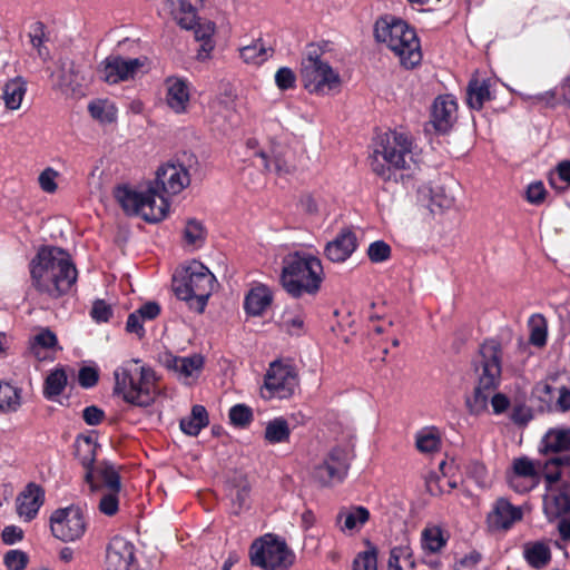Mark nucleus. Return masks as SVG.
I'll return each instance as SVG.
<instances>
[{
  "instance_id": "obj_52",
  "label": "nucleus",
  "mask_w": 570,
  "mask_h": 570,
  "mask_svg": "<svg viewBox=\"0 0 570 570\" xmlns=\"http://www.w3.org/2000/svg\"><path fill=\"white\" fill-rule=\"evenodd\" d=\"M561 468L562 464L559 458H554L546 462L541 461V479L543 478L544 480L546 490L557 487V483L561 479Z\"/></svg>"
},
{
  "instance_id": "obj_17",
  "label": "nucleus",
  "mask_w": 570,
  "mask_h": 570,
  "mask_svg": "<svg viewBox=\"0 0 570 570\" xmlns=\"http://www.w3.org/2000/svg\"><path fill=\"white\" fill-rule=\"evenodd\" d=\"M246 146L253 150L254 164L269 173L283 176L289 174L294 168L287 159L288 151L281 144L271 141L268 148L258 149V142L255 139H248Z\"/></svg>"
},
{
  "instance_id": "obj_25",
  "label": "nucleus",
  "mask_w": 570,
  "mask_h": 570,
  "mask_svg": "<svg viewBox=\"0 0 570 570\" xmlns=\"http://www.w3.org/2000/svg\"><path fill=\"white\" fill-rule=\"evenodd\" d=\"M59 350L57 335L48 327L36 328L29 338V351L39 361H52Z\"/></svg>"
},
{
  "instance_id": "obj_1",
  "label": "nucleus",
  "mask_w": 570,
  "mask_h": 570,
  "mask_svg": "<svg viewBox=\"0 0 570 570\" xmlns=\"http://www.w3.org/2000/svg\"><path fill=\"white\" fill-rule=\"evenodd\" d=\"M190 184L188 169L180 163L168 161L161 165L154 183L141 186L120 185L114 196L127 215L139 216L148 223L165 219L169 212V202L159 194L178 195Z\"/></svg>"
},
{
  "instance_id": "obj_4",
  "label": "nucleus",
  "mask_w": 570,
  "mask_h": 570,
  "mask_svg": "<svg viewBox=\"0 0 570 570\" xmlns=\"http://www.w3.org/2000/svg\"><path fill=\"white\" fill-rule=\"evenodd\" d=\"M324 276L321 259L309 252H292L282 261L281 283L293 297L316 294Z\"/></svg>"
},
{
  "instance_id": "obj_8",
  "label": "nucleus",
  "mask_w": 570,
  "mask_h": 570,
  "mask_svg": "<svg viewBox=\"0 0 570 570\" xmlns=\"http://www.w3.org/2000/svg\"><path fill=\"white\" fill-rule=\"evenodd\" d=\"M481 372L479 383L473 394L466 399L469 412L479 415L488 410L489 402L493 392L499 385L501 377V347L493 340L487 341L481 345Z\"/></svg>"
},
{
  "instance_id": "obj_54",
  "label": "nucleus",
  "mask_w": 570,
  "mask_h": 570,
  "mask_svg": "<svg viewBox=\"0 0 570 570\" xmlns=\"http://www.w3.org/2000/svg\"><path fill=\"white\" fill-rule=\"evenodd\" d=\"M30 42L33 49L37 50L38 56L42 60H47L49 58V50L45 46V26L41 22H36L31 27L30 31Z\"/></svg>"
},
{
  "instance_id": "obj_57",
  "label": "nucleus",
  "mask_w": 570,
  "mask_h": 570,
  "mask_svg": "<svg viewBox=\"0 0 570 570\" xmlns=\"http://www.w3.org/2000/svg\"><path fill=\"white\" fill-rule=\"evenodd\" d=\"M229 420L236 426H246L253 420V411L245 404H236L229 410Z\"/></svg>"
},
{
  "instance_id": "obj_56",
  "label": "nucleus",
  "mask_w": 570,
  "mask_h": 570,
  "mask_svg": "<svg viewBox=\"0 0 570 570\" xmlns=\"http://www.w3.org/2000/svg\"><path fill=\"white\" fill-rule=\"evenodd\" d=\"M391 246L384 240H375L368 245L367 256L372 263H383L391 257Z\"/></svg>"
},
{
  "instance_id": "obj_38",
  "label": "nucleus",
  "mask_w": 570,
  "mask_h": 570,
  "mask_svg": "<svg viewBox=\"0 0 570 570\" xmlns=\"http://www.w3.org/2000/svg\"><path fill=\"white\" fill-rule=\"evenodd\" d=\"M523 557L531 567L542 569L549 563L551 552L544 542H528L523 547Z\"/></svg>"
},
{
  "instance_id": "obj_26",
  "label": "nucleus",
  "mask_w": 570,
  "mask_h": 570,
  "mask_svg": "<svg viewBox=\"0 0 570 570\" xmlns=\"http://www.w3.org/2000/svg\"><path fill=\"white\" fill-rule=\"evenodd\" d=\"M356 248V234L350 228H343L326 244L324 253L331 262L343 263L352 256Z\"/></svg>"
},
{
  "instance_id": "obj_14",
  "label": "nucleus",
  "mask_w": 570,
  "mask_h": 570,
  "mask_svg": "<svg viewBox=\"0 0 570 570\" xmlns=\"http://www.w3.org/2000/svg\"><path fill=\"white\" fill-rule=\"evenodd\" d=\"M86 529V518L82 510L77 505L57 509L50 515L51 533L62 542L79 540L85 534Z\"/></svg>"
},
{
  "instance_id": "obj_61",
  "label": "nucleus",
  "mask_w": 570,
  "mask_h": 570,
  "mask_svg": "<svg viewBox=\"0 0 570 570\" xmlns=\"http://www.w3.org/2000/svg\"><path fill=\"white\" fill-rule=\"evenodd\" d=\"M275 83L281 90H288L295 87L296 76L288 67L279 68L275 73Z\"/></svg>"
},
{
  "instance_id": "obj_51",
  "label": "nucleus",
  "mask_w": 570,
  "mask_h": 570,
  "mask_svg": "<svg viewBox=\"0 0 570 570\" xmlns=\"http://www.w3.org/2000/svg\"><path fill=\"white\" fill-rule=\"evenodd\" d=\"M214 30V24L208 22L196 31L197 39L202 41L200 48L197 51V59L199 61H205L210 58L212 51L215 48V43L212 39Z\"/></svg>"
},
{
  "instance_id": "obj_12",
  "label": "nucleus",
  "mask_w": 570,
  "mask_h": 570,
  "mask_svg": "<svg viewBox=\"0 0 570 570\" xmlns=\"http://www.w3.org/2000/svg\"><path fill=\"white\" fill-rule=\"evenodd\" d=\"M298 387V376L295 368L287 363L275 361L264 377L261 395L265 400H284L291 397Z\"/></svg>"
},
{
  "instance_id": "obj_15",
  "label": "nucleus",
  "mask_w": 570,
  "mask_h": 570,
  "mask_svg": "<svg viewBox=\"0 0 570 570\" xmlns=\"http://www.w3.org/2000/svg\"><path fill=\"white\" fill-rule=\"evenodd\" d=\"M147 66L146 57L124 58L110 55L100 62L98 75L107 83L115 85L134 79L139 72L147 69Z\"/></svg>"
},
{
  "instance_id": "obj_16",
  "label": "nucleus",
  "mask_w": 570,
  "mask_h": 570,
  "mask_svg": "<svg viewBox=\"0 0 570 570\" xmlns=\"http://www.w3.org/2000/svg\"><path fill=\"white\" fill-rule=\"evenodd\" d=\"M541 461L522 455L514 458L507 471V480L512 490L527 493L541 482Z\"/></svg>"
},
{
  "instance_id": "obj_60",
  "label": "nucleus",
  "mask_w": 570,
  "mask_h": 570,
  "mask_svg": "<svg viewBox=\"0 0 570 570\" xmlns=\"http://www.w3.org/2000/svg\"><path fill=\"white\" fill-rule=\"evenodd\" d=\"M547 196V189L542 181L535 180L528 185L525 198L532 205H541Z\"/></svg>"
},
{
  "instance_id": "obj_18",
  "label": "nucleus",
  "mask_w": 570,
  "mask_h": 570,
  "mask_svg": "<svg viewBox=\"0 0 570 570\" xmlns=\"http://www.w3.org/2000/svg\"><path fill=\"white\" fill-rule=\"evenodd\" d=\"M158 360L178 381L186 385H191L199 379L205 363L200 354L177 356L171 352L159 354Z\"/></svg>"
},
{
  "instance_id": "obj_19",
  "label": "nucleus",
  "mask_w": 570,
  "mask_h": 570,
  "mask_svg": "<svg viewBox=\"0 0 570 570\" xmlns=\"http://www.w3.org/2000/svg\"><path fill=\"white\" fill-rule=\"evenodd\" d=\"M193 85L180 76H169L164 81V101L175 115H186L191 107Z\"/></svg>"
},
{
  "instance_id": "obj_34",
  "label": "nucleus",
  "mask_w": 570,
  "mask_h": 570,
  "mask_svg": "<svg viewBox=\"0 0 570 570\" xmlns=\"http://www.w3.org/2000/svg\"><path fill=\"white\" fill-rule=\"evenodd\" d=\"M538 397L551 404L554 401V410L567 412L570 410V391L566 386L554 387L549 383H539L535 387Z\"/></svg>"
},
{
  "instance_id": "obj_59",
  "label": "nucleus",
  "mask_w": 570,
  "mask_h": 570,
  "mask_svg": "<svg viewBox=\"0 0 570 570\" xmlns=\"http://www.w3.org/2000/svg\"><path fill=\"white\" fill-rule=\"evenodd\" d=\"M3 563L8 570H24L28 556L20 550H10L4 554Z\"/></svg>"
},
{
  "instance_id": "obj_62",
  "label": "nucleus",
  "mask_w": 570,
  "mask_h": 570,
  "mask_svg": "<svg viewBox=\"0 0 570 570\" xmlns=\"http://www.w3.org/2000/svg\"><path fill=\"white\" fill-rule=\"evenodd\" d=\"M454 204V198L451 195L444 193L443 189L436 188L432 190L430 207L434 212L436 208L440 210L448 209Z\"/></svg>"
},
{
  "instance_id": "obj_23",
  "label": "nucleus",
  "mask_w": 570,
  "mask_h": 570,
  "mask_svg": "<svg viewBox=\"0 0 570 570\" xmlns=\"http://www.w3.org/2000/svg\"><path fill=\"white\" fill-rule=\"evenodd\" d=\"M43 502L45 491L42 488L36 483H29L16 498V512L23 522H30L36 519Z\"/></svg>"
},
{
  "instance_id": "obj_63",
  "label": "nucleus",
  "mask_w": 570,
  "mask_h": 570,
  "mask_svg": "<svg viewBox=\"0 0 570 570\" xmlns=\"http://www.w3.org/2000/svg\"><path fill=\"white\" fill-rule=\"evenodd\" d=\"M90 314L96 322L102 323L109 321L112 309L105 301L98 299L94 303Z\"/></svg>"
},
{
  "instance_id": "obj_47",
  "label": "nucleus",
  "mask_w": 570,
  "mask_h": 570,
  "mask_svg": "<svg viewBox=\"0 0 570 570\" xmlns=\"http://www.w3.org/2000/svg\"><path fill=\"white\" fill-rule=\"evenodd\" d=\"M305 315L299 307H288L281 316L282 326L292 335H299L304 330Z\"/></svg>"
},
{
  "instance_id": "obj_49",
  "label": "nucleus",
  "mask_w": 570,
  "mask_h": 570,
  "mask_svg": "<svg viewBox=\"0 0 570 570\" xmlns=\"http://www.w3.org/2000/svg\"><path fill=\"white\" fill-rule=\"evenodd\" d=\"M299 208L312 216L326 215L327 205L318 193H304L298 200Z\"/></svg>"
},
{
  "instance_id": "obj_5",
  "label": "nucleus",
  "mask_w": 570,
  "mask_h": 570,
  "mask_svg": "<svg viewBox=\"0 0 570 570\" xmlns=\"http://www.w3.org/2000/svg\"><path fill=\"white\" fill-rule=\"evenodd\" d=\"M216 283V277L208 267L191 259L175 269L171 287L177 298L186 302L190 309L203 313Z\"/></svg>"
},
{
  "instance_id": "obj_53",
  "label": "nucleus",
  "mask_w": 570,
  "mask_h": 570,
  "mask_svg": "<svg viewBox=\"0 0 570 570\" xmlns=\"http://www.w3.org/2000/svg\"><path fill=\"white\" fill-rule=\"evenodd\" d=\"M353 570H377V550L370 542H367V550L355 557Z\"/></svg>"
},
{
  "instance_id": "obj_3",
  "label": "nucleus",
  "mask_w": 570,
  "mask_h": 570,
  "mask_svg": "<svg viewBox=\"0 0 570 570\" xmlns=\"http://www.w3.org/2000/svg\"><path fill=\"white\" fill-rule=\"evenodd\" d=\"M115 392L135 406L148 407L160 394L159 377L138 358L122 362L114 372Z\"/></svg>"
},
{
  "instance_id": "obj_27",
  "label": "nucleus",
  "mask_w": 570,
  "mask_h": 570,
  "mask_svg": "<svg viewBox=\"0 0 570 570\" xmlns=\"http://www.w3.org/2000/svg\"><path fill=\"white\" fill-rule=\"evenodd\" d=\"M203 2L204 0H167L165 10H168L180 28L190 30L197 24V7Z\"/></svg>"
},
{
  "instance_id": "obj_33",
  "label": "nucleus",
  "mask_w": 570,
  "mask_h": 570,
  "mask_svg": "<svg viewBox=\"0 0 570 570\" xmlns=\"http://www.w3.org/2000/svg\"><path fill=\"white\" fill-rule=\"evenodd\" d=\"M563 451H570V428L549 429L541 440L540 452L547 454Z\"/></svg>"
},
{
  "instance_id": "obj_42",
  "label": "nucleus",
  "mask_w": 570,
  "mask_h": 570,
  "mask_svg": "<svg viewBox=\"0 0 570 570\" xmlns=\"http://www.w3.org/2000/svg\"><path fill=\"white\" fill-rule=\"evenodd\" d=\"M67 385V374L63 368H56L51 371L43 386V395L48 400H55L59 396Z\"/></svg>"
},
{
  "instance_id": "obj_36",
  "label": "nucleus",
  "mask_w": 570,
  "mask_h": 570,
  "mask_svg": "<svg viewBox=\"0 0 570 570\" xmlns=\"http://www.w3.org/2000/svg\"><path fill=\"white\" fill-rule=\"evenodd\" d=\"M448 533L438 525H428L421 533V547L425 553H438L448 543Z\"/></svg>"
},
{
  "instance_id": "obj_24",
  "label": "nucleus",
  "mask_w": 570,
  "mask_h": 570,
  "mask_svg": "<svg viewBox=\"0 0 570 570\" xmlns=\"http://www.w3.org/2000/svg\"><path fill=\"white\" fill-rule=\"evenodd\" d=\"M458 119V102L452 95H441L435 98L431 122L436 131L448 132Z\"/></svg>"
},
{
  "instance_id": "obj_20",
  "label": "nucleus",
  "mask_w": 570,
  "mask_h": 570,
  "mask_svg": "<svg viewBox=\"0 0 570 570\" xmlns=\"http://www.w3.org/2000/svg\"><path fill=\"white\" fill-rule=\"evenodd\" d=\"M106 570H138L135 546L122 537H114L106 549Z\"/></svg>"
},
{
  "instance_id": "obj_40",
  "label": "nucleus",
  "mask_w": 570,
  "mask_h": 570,
  "mask_svg": "<svg viewBox=\"0 0 570 570\" xmlns=\"http://www.w3.org/2000/svg\"><path fill=\"white\" fill-rule=\"evenodd\" d=\"M416 449L421 453H433L439 451L441 446V436L439 431L433 426L420 430L415 435Z\"/></svg>"
},
{
  "instance_id": "obj_32",
  "label": "nucleus",
  "mask_w": 570,
  "mask_h": 570,
  "mask_svg": "<svg viewBox=\"0 0 570 570\" xmlns=\"http://www.w3.org/2000/svg\"><path fill=\"white\" fill-rule=\"evenodd\" d=\"M96 440L90 435H80L75 442L76 456L85 468V474L88 471H97L102 464H110L109 462H99L95 464L97 455Z\"/></svg>"
},
{
  "instance_id": "obj_10",
  "label": "nucleus",
  "mask_w": 570,
  "mask_h": 570,
  "mask_svg": "<svg viewBox=\"0 0 570 570\" xmlns=\"http://www.w3.org/2000/svg\"><path fill=\"white\" fill-rule=\"evenodd\" d=\"M249 557L252 564L264 570H287L294 558L286 543L272 534L255 540Z\"/></svg>"
},
{
  "instance_id": "obj_45",
  "label": "nucleus",
  "mask_w": 570,
  "mask_h": 570,
  "mask_svg": "<svg viewBox=\"0 0 570 570\" xmlns=\"http://www.w3.org/2000/svg\"><path fill=\"white\" fill-rule=\"evenodd\" d=\"M21 405V391L9 383L0 382V411L16 412Z\"/></svg>"
},
{
  "instance_id": "obj_13",
  "label": "nucleus",
  "mask_w": 570,
  "mask_h": 570,
  "mask_svg": "<svg viewBox=\"0 0 570 570\" xmlns=\"http://www.w3.org/2000/svg\"><path fill=\"white\" fill-rule=\"evenodd\" d=\"M351 453L344 446H334L312 470V479L321 487L343 482L350 468Z\"/></svg>"
},
{
  "instance_id": "obj_64",
  "label": "nucleus",
  "mask_w": 570,
  "mask_h": 570,
  "mask_svg": "<svg viewBox=\"0 0 570 570\" xmlns=\"http://www.w3.org/2000/svg\"><path fill=\"white\" fill-rule=\"evenodd\" d=\"M98 377V370L92 366L81 367L78 375L79 384L85 389L96 385Z\"/></svg>"
},
{
  "instance_id": "obj_6",
  "label": "nucleus",
  "mask_w": 570,
  "mask_h": 570,
  "mask_svg": "<svg viewBox=\"0 0 570 570\" xmlns=\"http://www.w3.org/2000/svg\"><path fill=\"white\" fill-rule=\"evenodd\" d=\"M374 37L397 57L404 68L412 69L421 63L420 40L414 29L402 19L393 16L380 18L374 24Z\"/></svg>"
},
{
  "instance_id": "obj_29",
  "label": "nucleus",
  "mask_w": 570,
  "mask_h": 570,
  "mask_svg": "<svg viewBox=\"0 0 570 570\" xmlns=\"http://www.w3.org/2000/svg\"><path fill=\"white\" fill-rule=\"evenodd\" d=\"M570 511V488L554 487L546 490L543 497V512L552 521Z\"/></svg>"
},
{
  "instance_id": "obj_50",
  "label": "nucleus",
  "mask_w": 570,
  "mask_h": 570,
  "mask_svg": "<svg viewBox=\"0 0 570 570\" xmlns=\"http://www.w3.org/2000/svg\"><path fill=\"white\" fill-rule=\"evenodd\" d=\"M549 183L557 191H564L570 187V160L560 161L550 173Z\"/></svg>"
},
{
  "instance_id": "obj_21",
  "label": "nucleus",
  "mask_w": 570,
  "mask_h": 570,
  "mask_svg": "<svg viewBox=\"0 0 570 570\" xmlns=\"http://www.w3.org/2000/svg\"><path fill=\"white\" fill-rule=\"evenodd\" d=\"M523 517L521 507L513 505L505 498H499L487 517V524L491 531H508Z\"/></svg>"
},
{
  "instance_id": "obj_9",
  "label": "nucleus",
  "mask_w": 570,
  "mask_h": 570,
  "mask_svg": "<svg viewBox=\"0 0 570 570\" xmlns=\"http://www.w3.org/2000/svg\"><path fill=\"white\" fill-rule=\"evenodd\" d=\"M85 481L90 491L98 495V511L114 517L120 504L121 482L118 471L112 464H102L97 471H88Z\"/></svg>"
},
{
  "instance_id": "obj_11",
  "label": "nucleus",
  "mask_w": 570,
  "mask_h": 570,
  "mask_svg": "<svg viewBox=\"0 0 570 570\" xmlns=\"http://www.w3.org/2000/svg\"><path fill=\"white\" fill-rule=\"evenodd\" d=\"M302 79L305 89L315 95H328L341 87L338 72L312 53L303 61Z\"/></svg>"
},
{
  "instance_id": "obj_35",
  "label": "nucleus",
  "mask_w": 570,
  "mask_h": 570,
  "mask_svg": "<svg viewBox=\"0 0 570 570\" xmlns=\"http://www.w3.org/2000/svg\"><path fill=\"white\" fill-rule=\"evenodd\" d=\"M27 92V81L18 76L8 80L2 88V100L9 110H18Z\"/></svg>"
},
{
  "instance_id": "obj_39",
  "label": "nucleus",
  "mask_w": 570,
  "mask_h": 570,
  "mask_svg": "<svg viewBox=\"0 0 570 570\" xmlns=\"http://www.w3.org/2000/svg\"><path fill=\"white\" fill-rule=\"evenodd\" d=\"M291 428L286 419L278 416L266 423L264 439L269 444L284 443L289 440Z\"/></svg>"
},
{
  "instance_id": "obj_7",
  "label": "nucleus",
  "mask_w": 570,
  "mask_h": 570,
  "mask_svg": "<svg viewBox=\"0 0 570 570\" xmlns=\"http://www.w3.org/2000/svg\"><path fill=\"white\" fill-rule=\"evenodd\" d=\"M417 164V153L409 134L391 130L380 137L372 168L384 180L392 178L391 169L413 170Z\"/></svg>"
},
{
  "instance_id": "obj_30",
  "label": "nucleus",
  "mask_w": 570,
  "mask_h": 570,
  "mask_svg": "<svg viewBox=\"0 0 570 570\" xmlns=\"http://www.w3.org/2000/svg\"><path fill=\"white\" fill-rule=\"evenodd\" d=\"M273 303L272 289L262 283L253 284L244 299L245 312L250 316H262Z\"/></svg>"
},
{
  "instance_id": "obj_41",
  "label": "nucleus",
  "mask_w": 570,
  "mask_h": 570,
  "mask_svg": "<svg viewBox=\"0 0 570 570\" xmlns=\"http://www.w3.org/2000/svg\"><path fill=\"white\" fill-rule=\"evenodd\" d=\"M88 111L90 116L104 124H109L117 118V108L115 104L108 99H95L89 102Z\"/></svg>"
},
{
  "instance_id": "obj_2",
  "label": "nucleus",
  "mask_w": 570,
  "mask_h": 570,
  "mask_svg": "<svg viewBox=\"0 0 570 570\" xmlns=\"http://www.w3.org/2000/svg\"><path fill=\"white\" fill-rule=\"evenodd\" d=\"M33 286L57 298L69 292L77 281V269L70 255L60 247L43 246L30 263Z\"/></svg>"
},
{
  "instance_id": "obj_22",
  "label": "nucleus",
  "mask_w": 570,
  "mask_h": 570,
  "mask_svg": "<svg viewBox=\"0 0 570 570\" xmlns=\"http://www.w3.org/2000/svg\"><path fill=\"white\" fill-rule=\"evenodd\" d=\"M60 88L77 91L90 80V72L85 63H77L69 58H61L53 73Z\"/></svg>"
},
{
  "instance_id": "obj_46",
  "label": "nucleus",
  "mask_w": 570,
  "mask_h": 570,
  "mask_svg": "<svg viewBox=\"0 0 570 570\" xmlns=\"http://www.w3.org/2000/svg\"><path fill=\"white\" fill-rule=\"evenodd\" d=\"M229 498L232 500L233 510L239 513L249 507L250 499V484L246 479H242L237 484L233 485L229 490Z\"/></svg>"
},
{
  "instance_id": "obj_43",
  "label": "nucleus",
  "mask_w": 570,
  "mask_h": 570,
  "mask_svg": "<svg viewBox=\"0 0 570 570\" xmlns=\"http://www.w3.org/2000/svg\"><path fill=\"white\" fill-rule=\"evenodd\" d=\"M183 237L185 246L194 250L204 245L206 230L200 222L196 219H189L186 223Z\"/></svg>"
},
{
  "instance_id": "obj_55",
  "label": "nucleus",
  "mask_w": 570,
  "mask_h": 570,
  "mask_svg": "<svg viewBox=\"0 0 570 570\" xmlns=\"http://www.w3.org/2000/svg\"><path fill=\"white\" fill-rule=\"evenodd\" d=\"M59 177L58 170L52 167H46L38 176L40 189L46 194H55L58 190L57 179Z\"/></svg>"
},
{
  "instance_id": "obj_48",
  "label": "nucleus",
  "mask_w": 570,
  "mask_h": 570,
  "mask_svg": "<svg viewBox=\"0 0 570 570\" xmlns=\"http://www.w3.org/2000/svg\"><path fill=\"white\" fill-rule=\"evenodd\" d=\"M272 56L271 48H267L263 42L255 41L252 45L244 46L240 49V58L246 63L262 65Z\"/></svg>"
},
{
  "instance_id": "obj_28",
  "label": "nucleus",
  "mask_w": 570,
  "mask_h": 570,
  "mask_svg": "<svg viewBox=\"0 0 570 570\" xmlns=\"http://www.w3.org/2000/svg\"><path fill=\"white\" fill-rule=\"evenodd\" d=\"M370 520V511L361 505L343 507L335 518V524L341 532L353 535L361 531Z\"/></svg>"
},
{
  "instance_id": "obj_58",
  "label": "nucleus",
  "mask_w": 570,
  "mask_h": 570,
  "mask_svg": "<svg viewBox=\"0 0 570 570\" xmlns=\"http://www.w3.org/2000/svg\"><path fill=\"white\" fill-rule=\"evenodd\" d=\"M412 550L410 546L407 544H401L397 547H394L389 557V570H403L401 567V559L409 560L410 563H413L412 560Z\"/></svg>"
},
{
  "instance_id": "obj_37",
  "label": "nucleus",
  "mask_w": 570,
  "mask_h": 570,
  "mask_svg": "<svg viewBox=\"0 0 570 570\" xmlns=\"http://www.w3.org/2000/svg\"><path fill=\"white\" fill-rule=\"evenodd\" d=\"M209 423L208 413L203 405H194L188 416L180 420L181 431L190 436H196Z\"/></svg>"
},
{
  "instance_id": "obj_31",
  "label": "nucleus",
  "mask_w": 570,
  "mask_h": 570,
  "mask_svg": "<svg viewBox=\"0 0 570 570\" xmlns=\"http://www.w3.org/2000/svg\"><path fill=\"white\" fill-rule=\"evenodd\" d=\"M493 81L489 78L473 77L466 88V102L470 108L480 110L493 98Z\"/></svg>"
},
{
  "instance_id": "obj_44",
  "label": "nucleus",
  "mask_w": 570,
  "mask_h": 570,
  "mask_svg": "<svg viewBox=\"0 0 570 570\" xmlns=\"http://www.w3.org/2000/svg\"><path fill=\"white\" fill-rule=\"evenodd\" d=\"M529 342L538 347L546 345L548 335L547 320L541 314H533L528 321Z\"/></svg>"
}]
</instances>
